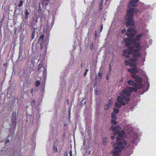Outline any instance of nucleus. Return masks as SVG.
<instances>
[{"instance_id":"obj_48","label":"nucleus","mask_w":156,"mask_h":156,"mask_svg":"<svg viewBox=\"0 0 156 156\" xmlns=\"http://www.w3.org/2000/svg\"><path fill=\"white\" fill-rule=\"evenodd\" d=\"M119 132V130L115 131L114 133H113L114 135L115 136H116L117 135H118Z\"/></svg>"},{"instance_id":"obj_45","label":"nucleus","mask_w":156,"mask_h":156,"mask_svg":"<svg viewBox=\"0 0 156 156\" xmlns=\"http://www.w3.org/2000/svg\"><path fill=\"white\" fill-rule=\"evenodd\" d=\"M141 48H140V49H139L138 48H136V49H134L133 52L138 53L139 51L140 50V49H141Z\"/></svg>"},{"instance_id":"obj_57","label":"nucleus","mask_w":156,"mask_h":156,"mask_svg":"<svg viewBox=\"0 0 156 156\" xmlns=\"http://www.w3.org/2000/svg\"><path fill=\"white\" fill-rule=\"evenodd\" d=\"M103 29V25L102 24L101 25V26L100 29V31H101Z\"/></svg>"},{"instance_id":"obj_7","label":"nucleus","mask_w":156,"mask_h":156,"mask_svg":"<svg viewBox=\"0 0 156 156\" xmlns=\"http://www.w3.org/2000/svg\"><path fill=\"white\" fill-rule=\"evenodd\" d=\"M120 95L121 96L120 97L125 96L129 98L131 95V92H129V90L126 89L122 90L120 93Z\"/></svg>"},{"instance_id":"obj_5","label":"nucleus","mask_w":156,"mask_h":156,"mask_svg":"<svg viewBox=\"0 0 156 156\" xmlns=\"http://www.w3.org/2000/svg\"><path fill=\"white\" fill-rule=\"evenodd\" d=\"M18 117V115H16V111L13 112L12 115V122L13 127L14 128L16 126V119Z\"/></svg>"},{"instance_id":"obj_60","label":"nucleus","mask_w":156,"mask_h":156,"mask_svg":"<svg viewBox=\"0 0 156 156\" xmlns=\"http://www.w3.org/2000/svg\"><path fill=\"white\" fill-rule=\"evenodd\" d=\"M34 91L33 89H32L30 90V93L32 94Z\"/></svg>"},{"instance_id":"obj_15","label":"nucleus","mask_w":156,"mask_h":156,"mask_svg":"<svg viewBox=\"0 0 156 156\" xmlns=\"http://www.w3.org/2000/svg\"><path fill=\"white\" fill-rule=\"evenodd\" d=\"M27 77V74L26 73V71H23L20 75V78L21 81L25 80Z\"/></svg>"},{"instance_id":"obj_64","label":"nucleus","mask_w":156,"mask_h":156,"mask_svg":"<svg viewBox=\"0 0 156 156\" xmlns=\"http://www.w3.org/2000/svg\"><path fill=\"white\" fill-rule=\"evenodd\" d=\"M67 124L66 123H65L64 124V126H67Z\"/></svg>"},{"instance_id":"obj_19","label":"nucleus","mask_w":156,"mask_h":156,"mask_svg":"<svg viewBox=\"0 0 156 156\" xmlns=\"http://www.w3.org/2000/svg\"><path fill=\"white\" fill-rule=\"evenodd\" d=\"M132 54L133 55V56L134 58L140 57L141 56V54L140 53H136L133 52V53Z\"/></svg>"},{"instance_id":"obj_58","label":"nucleus","mask_w":156,"mask_h":156,"mask_svg":"<svg viewBox=\"0 0 156 156\" xmlns=\"http://www.w3.org/2000/svg\"><path fill=\"white\" fill-rule=\"evenodd\" d=\"M9 142V140L8 139L6 140V141H5V144H7V143Z\"/></svg>"},{"instance_id":"obj_56","label":"nucleus","mask_w":156,"mask_h":156,"mask_svg":"<svg viewBox=\"0 0 156 156\" xmlns=\"http://www.w3.org/2000/svg\"><path fill=\"white\" fill-rule=\"evenodd\" d=\"M35 102V101L34 100H33L32 101L31 103V104L32 105V104H34Z\"/></svg>"},{"instance_id":"obj_18","label":"nucleus","mask_w":156,"mask_h":156,"mask_svg":"<svg viewBox=\"0 0 156 156\" xmlns=\"http://www.w3.org/2000/svg\"><path fill=\"white\" fill-rule=\"evenodd\" d=\"M25 16L24 17V19L27 20L29 17V13L28 12V9H26L25 10Z\"/></svg>"},{"instance_id":"obj_20","label":"nucleus","mask_w":156,"mask_h":156,"mask_svg":"<svg viewBox=\"0 0 156 156\" xmlns=\"http://www.w3.org/2000/svg\"><path fill=\"white\" fill-rule=\"evenodd\" d=\"M133 86L139 89H141L142 86L141 84H137L136 83H134Z\"/></svg>"},{"instance_id":"obj_10","label":"nucleus","mask_w":156,"mask_h":156,"mask_svg":"<svg viewBox=\"0 0 156 156\" xmlns=\"http://www.w3.org/2000/svg\"><path fill=\"white\" fill-rule=\"evenodd\" d=\"M139 1V0H129V2L128 4V7L130 6L136 7V3Z\"/></svg>"},{"instance_id":"obj_27","label":"nucleus","mask_w":156,"mask_h":156,"mask_svg":"<svg viewBox=\"0 0 156 156\" xmlns=\"http://www.w3.org/2000/svg\"><path fill=\"white\" fill-rule=\"evenodd\" d=\"M38 44H40L41 49H42V48L45 45V43L44 41L40 42L39 43H38Z\"/></svg>"},{"instance_id":"obj_32","label":"nucleus","mask_w":156,"mask_h":156,"mask_svg":"<svg viewBox=\"0 0 156 156\" xmlns=\"http://www.w3.org/2000/svg\"><path fill=\"white\" fill-rule=\"evenodd\" d=\"M130 61L129 60H125L124 61L125 65L126 66H128L129 65Z\"/></svg>"},{"instance_id":"obj_2","label":"nucleus","mask_w":156,"mask_h":156,"mask_svg":"<svg viewBox=\"0 0 156 156\" xmlns=\"http://www.w3.org/2000/svg\"><path fill=\"white\" fill-rule=\"evenodd\" d=\"M127 144L126 141L122 142L119 141L114 144V150H112V153L114 156H119V153L124 148L125 145Z\"/></svg>"},{"instance_id":"obj_21","label":"nucleus","mask_w":156,"mask_h":156,"mask_svg":"<svg viewBox=\"0 0 156 156\" xmlns=\"http://www.w3.org/2000/svg\"><path fill=\"white\" fill-rule=\"evenodd\" d=\"M126 35L128 37V38H132L133 37L135 36V34L134 33H126Z\"/></svg>"},{"instance_id":"obj_26","label":"nucleus","mask_w":156,"mask_h":156,"mask_svg":"<svg viewBox=\"0 0 156 156\" xmlns=\"http://www.w3.org/2000/svg\"><path fill=\"white\" fill-rule=\"evenodd\" d=\"M44 34H41L39 38L38 43H39L40 42L44 41Z\"/></svg>"},{"instance_id":"obj_35","label":"nucleus","mask_w":156,"mask_h":156,"mask_svg":"<svg viewBox=\"0 0 156 156\" xmlns=\"http://www.w3.org/2000/svg\"><path fill=\"white\" fill-rule=\"evenodd\" d=\"M23 4V0H21L20 1V3L18 5V6L20 7L22 6Z\"/></svg>"},{"instance_id":"obj_16","label":"nucleus","mask_w":156,"mask_h":156,"mask_svg":"<svg viewBox=\"0 0 156 156\" xmlns=\"http://www.w3.org/2000/svg\"><path fill=\"white\" fill-rule=\"evenodd\" d=\"M119 127L120 126L119 125H117L115 126H114L113 125H112L111 126L109 129L110 130H112L113 131H118L119 130Z\"/></svg>"},{"instance_id":"obj_34","label":"nucleus","mask_w":156,"mask_h":156,"mask_svg":"<svg viewBox=\"0 0 156 156\" xmlns=\"http://www.w3.org/2000/svg\"><path fill=\"white\" fill-rule=\"evenodd\" d=\"M135 45L134 46L135 47V48H139L140 46V42H137L136 43V44H135V45Z\"/></svg>"},{"instance_id":"obj_53","label":"nucleus","mask_w":156,"mask_h":156,"mask_svg":"<svg viewBox=\"0 0 156 156\" xmlns=\"http://www.w3.org/2000/svg\"><path fill=\"white\" fill-rule=\"evenodd\" d=\"M93 44H91L90 46V48L91 50H92V48H93Z\"/></svg>"},{"instance_id":"obj_51","label":"nucleus","mask_w":156,"mask_h":156,"mask_svg":"<svg viewBox=\"0 0 156 156\" xmlns=\"http://www.w3.org/2000/svg\"><path fill=\"white\" fill-rule=\"evenodd\" d=\"M126 28H123V29H122V30L121 33L122 34H124L125 33V32L126 31Z\"/></svg>"},{"instance_id":"obj_3","label":"nucleus","mask_w":156,"mask_h":156,"mask_svg":"<svg viewBox=\"0 0 156 156\" xmlns=\"http://www.w3.org/2000/svg\"><path fill=\"white\" fill-rule=\"evenodd\" d=\"M118 102L115 103V106L117 108H121L122 106L126 105V103L130 100V98L128 97L125 96L120 97L119 96L117 99Z\"/></svg>"},{"instance_id":"obj_61","label":"nucleus","mask_w":156,"mask_h":156,"mask_svg":"<svg viewBox=\"0 0 156 156\" xmlns=\"http://www.w3.org/2000/svg\"><path fill=\"white\" fill-rule=\"evenodd\" d=\"M101 73H98V76L101 77Z\"/></svg>"},{"instance_id":"obj_52","label":"nucleus","mask_w":156,"mask_h":156,"mask_svg":"<svg viewBox=\"0 0 156 156\" xmlns=\"http://www.w3.org/2000/svg\"><path fill=\"white\" fill-rule=\"evenodd\" d=\"M53 151H55L56 152L57 151V148L56 147H55V146L53 148Z\"/></svg>"},{"instance_id":"obj_41","label":"nucleus","mask_w":156,"mask_h":156,"mask_svg":"<svg viewBox=\"0 0 156 156\" xmlns=\"http://www.w3.org/2000/svg\"><path fill=\"white\" fill-rule=\"evenodd\" d=\"M114 112L115 113L117 114L119 112V110L118 109L116 108H114L113 109Z\"/></svg>"},{"instance_id":"obj_6","label":"nucleus","mask_w":156,"mask_h":156,"mask_svg":"<svg viewBox=\"0 0 156 156\" xmlns=\"http://www.w3.org/2000/svg\"><path fill=\"white\" fill-rule=\"evenodd\" d=\"M127 47L128 48V49H125L123 51L124 55H125L126 53L129 54H132L133 53L134 48H135L134 46H131V45H129V46Z\"/></svg>"},{"instance_id":"obj_49","label":"nucleus","mask_w":156,"mask_h":156,"mask_svg":"<svg viewBox=\"0 0 156 156\" xmlns=\"http://www.w3.org/2000/svg\"><path fill=\"white\" fill-rule=\"evenodd\" d=\"M12 156H20L19 154L17 152H15Z\"/></svg>"},{"instance_id":"obj_31","label":"nucleus","mask_w":156,"mask_h":156,"mask_svg":"<svg viewBox=\"0 0 156 156\" xmlns=\"http://www.w3.org/2000/svg\"><path fill=\"white\" fill-rule=\"evenodd\" d=\"M137 41L136 40L135 38L133 39V38H132L131 43L133 45H135V44L136 43Z\"/></svg>"},{"instance_id":"obj_12","label":"nucleus","mask_w":156,"mask_h":156,"mask_svg":"<svg viewBox=\"0 0 156 156\" xmlns=\"http://www.w3.org/2000/svg\"><path fill=\"white\" fill-rule=\"evenodd\" d=\"M125 133V132L123 130H122L120 132L119 131L118 134V136L116 138V141H118L121 140L122 139L123 135Z\"/></svg>"},{"instance_id":"obj_38","label":"nucleus","mask_w":156,"mask_h":156,"mask_svg":"<svg viewBox=\"0 0 156 156\" xmlns=\"http://www.w3.org/2000/svg\"><path fill=\"white\" fill-rule=\"evenodd\" d=\"M114 101V100L113 99H110L108 101V104L110 106L112 104V103Z\"/></svg>"},{"instance_id":"obj_43","label":"nucleus","mask_w":156,"mask_h":156,"mask_svg":"<svg viewBox=\"0 0 156 156\" xmlns=\"http://www.w3.org/2000/svg\"><path fill=\"white\" fill-rule=\"evenodd\" d=\"M134 89V88L131 87H130L128 88V90L129 92H131V93L133 91V90Z\"/></svg>"},{"instance_id":"obj_23","label":"nucleus","mask_w":156,"mask_h":156,"mask_svg":"<svg viewBox=\"0 0 156 156\" xmlns=\"http://www.w3.org/2000/svg\"><path fill=\"white\" fill-rule=\"evenodd\" d=\"M143 34L142 33H141V34H138L136 36L135 39L137 41H139L140 40L141 37L142 36H143Z\"/></svg>"},{"instance_id":"obj_8","label":"nucleus","mask_w":156,"mask_h":156,"mask_svg":"<svg viewBox=\"0 0 156 156\" xmlns=\"http://www.w3.org/2000/svg\"><path fill=\"white\" fill-rule=\"evenodd\" d=\"M29 73L30 74L34 70V63L33 61L31 60L30 62L29 63V66L27 68Z\"/></svg>"},{"instance_id":"obj_4","label":"nucleus","mask_w":156,"mask_h":156,"mask_svg":"<svg viewBox=\"0 0 156 156\" xmlns=\"http://www.w3.org/2000/svg\"><path fill=\"white\" fill-rule=\"evenodd\" d=\"M43 62L41 61L40 63L38 65V70L39 71L41 72L42 71L41 69H43V70L42 73H43V77L45 79L47 74L46 69L43 66Z\"/></svg>"},{"instance_id":"obj_30","label":"nucleus","mask_w":156,"mask_h":156,"mask_svg":"<svg viewBox=\"0 0 156 156\" xmlns=\"http://www.w3.org/2000/svg\"><path fill=\"white\" fill-rule=\"evenodd\" d=\"M134 29L133 28H130L128 29L127 32L130 33H132L134 31Z\"/></svg>"},{"instance_id":"obj_14","label":"nucleus","mask_w":156,"mask_h":156,"mask_svg":"<svg viewBox=\"0 0 156 156\" xmlns=\"http://www.w3.org/2000/svg\"><path fill=\"white\" fill-rule=\"evenodd\" d=\"M131 40L132 38H126L124 39V41L126 47H128L129 45H131Z\"/></svg>"},{"instance_id":"obj_11","label":"nucleus","mask_w":156,"mask_h":156,"mask_svg":"<svg viewBox=\"0 0 156 156\" xmlns=\"http://www.w3.org/2000/svg\"><path fill=\"white\" fill-rule=\"evenodd\" d=\"M132 77L135 79V81L136 82L141 84L142 82V79L139 77L138 76L136 75V74H133L132 75Z\"/></svg>"},{"instance_id":"obj_50","label":"nucleus","mask_w":156,"mask_h":156,"mask_svg":"<svg viewBox=\"0 0 156 156\" xmlns=\"http://www.w3.org/2000/svg\"><path fill=\"white\" fill-rule=\"evenodd\" d=\"M88 70L87 69H86L85 70V72L84 73V74H83L84 76H86V75L87 73L88 72Z\"/></svg>"},{"instance_id":"obj_40","label":"nucleus","mask_w":156,"mask_h":156,"mask_svg":"<svg viewBox=\"0 0 156 156\" xmlns=\"http://www.w3.org/2000/svg\"><path fill=\"white\" fill-rule=\"evenodd\" d=\"M107 140V138H106V137L104 138H103V144L104 145H105L106 144V142H107V141H106Z\"/></svg>"},{"instance_id":"obj_24","label":"nucleus","mask_w":156,"mask_h":156,"mask_svg":"<svg viewBox=\"0 0 156 156\" xmlns=\"http://www.w3.org/2000/svg\"><path fill=\"white\" fill-rule=\"evenodd\" d=\"M103 0H101L99 3V10L100 11L103 8Z\"/></svg>"},{"instance_id":"obj_55","label":"nucleus","mask_w":156,"mask_h":156,"mask_svg":"<svg viewBox=\"0 0 156 156\" xmlns=\"http://www.w3.org/2000/svg\"><path fill=\"white\" fill-rule=\"evenodd\" d=\"M137 89L136 88H134V89L133 90V91L135 92H136L137 91Z\"/></svg>"},{"instance_id":"obj_59","label":"nucleus","mask_w":156,"mask_h":156,"mask_svg":"<svg viewBox=\"0 0 156 156\" xmlns=\"http://www.w3.org/2000/svg\"><path fill=\"white\" fill-rule=\"evenodd\" d=\"M111 138L112 140H113L115 138V137L114 136H111Z\"/></svg>"},{"instance_id":"obj_42","label":"nucleus","mask_w":156,"mask_h":156,"mask_svg":"<svg viewBox=\"0 0 156 156\" xmlns=\"http://www.w3.org/2000/svg\"><path fill=\"white\" fill-rule=\"evenodd\" d=\"M40 82L39 80H37L35 83V85L36 87H38L40 85Z\"/></svg>"},{"instance_id":"obj_22","label":"nucleus","mask_w":156,"mask_h":156,"mask_svg":"<svg viewBox=\"0 0 156 156\" xmlns=\"http://www.w3.org/2000/svg\"><path fill=\"white\" fill-rule=\"evenodd\" d=\"M22 52L20 51V50L19 51V55L18 60H23L24 58V57H23L22 55Z\"/></svg>"},{"instance_id":"obj_9","label":"nucleus","mask_w":156,"mask_h":156,"mask_svg":"<svg viewBox=\"0 0 156 156\" xmlns=\"http://www.w3.org/2000/svg\"><path fill=\"white\" fill-rule=\"evenodd\" d=\"M85 120L86 122V125L88 126L91 122V116L90 114L87 115H84Z\"/></svg>"},{"instance_id":"obj_33","label":"nucleus","mask_w":156,"mask_h":156,"mask_svg":"<svg viewBox=\"0 0 156 156\" xmlns=\"http://www.w3.org/2000/svg\"><path fill=\"white\" fill-rule=\"evenodd\" d=\"M130 54H128L127 53H126L125 55H124V53L123 52V54L122 55L123 56H126V58H130V56H129V55Z\"/></svg>"},{"instance_id":"obj_46","label":"nucleus","mask_w":156,"mask_h":156,"mask_svg":"<svg viewBox=\"0 0 156 156\" xmlns=\"http://www.w3.org/2000/svg\"><path fill=\"white\" fill-rule=\"evenodd\" d=\"M110 106L108 104H106L104 107V108L105 110H107L108 109V107Z\"/></svg>"},{"instance_id":"obj_36","label":"nucleus","mask_w":156,"mask_h":156,"mask_svg":"<svg viewBox=\"0 0 156 156\" xmlns=\"http://www.w3.org/2000/svg\"><path fill=\"white\" fill-rule=\"evenodd\" d=\"M68 120L69 121H70V118H71V109H70L68 111Z\"/></svg>"},{"instance_id":"obj_63","label":"nucleus","mask_w":156,"mask_h":156,"mask_svg":"<svg viewBox=\"0 0 156 156\" xmlns=\"http://www.w3.org/2000/svg\"><path fill=\"white\" fill-rule=\"evenodd\" d=\"M97 31H96L95 34V36L96 37H97Z\"/></svg>"},{"instance_id":"obj_17","label":"nucleus","mask_w":156,"mask_h":156,"mask_svg":"<svg viewBox=\"0 0 156 156\" xmlns=\"http://www.w3.org/2000/svg\"><path fill=\"white\" fill-rule=\"evenodd\" d=\"M95 83L94 84V90L96 94H97L98 93V85L97 84V76L96 75V79L95 80Z\"/></svg>"},{"instance_id":"obj_13","label":"nucleus","mask_w":156,"mask_h":156,"mask_svg":"<svg viewBox=\"0 0 156 156\" xmlns=\"http://www.w3.org/2000/svg\"><path fill=\"white\" fill-rule=\"evenodd\" d=\"M136 66H134L133 68H131L130 69H128V71L130 73L133 74H136V73H138V70L136 68Z\"/></svg>"},{"instance_id":"obj_39","label":"nucleus","mask_w":156,"mask_h":156,"mask_svg":"<svg viewBox=\"0 0 156 156\" xmlns=\"http://www.w3.org/2000/svg\"><path fill=\"white\" fill-rule=\"evenodd\" d=\"M111 123L112 124L114 125H116V124H117L118 123V122L117 121H116L115 120H114L113 119H112L111 120Z\"/></svg>"},{"instance_id":"obj_28","label":"nucleus","mask_w":156,"mask_h":156,"mask_svg":"<svg viewBox=\"0 0 156 156\" xmlns=\"http://www.w3.org/2000/svg\"><path fill=\"white\" fill-rule=\"evenodd\" d=\"M128 84L129 85H133L134 84V81L132 80H129L127 82Z\"/></svg>"},{"instance_id":"obj_1","label":"nucleus","mask_w":156,"mask_h":156,"mask_svg":"<svg viewBox=\"0 0 156 156\" xmlns=\"http://www.w3.org/2000/svg\"><path fill=\"white\" fill-rule=\"evenodd\" d=\"M133 8L128 9L126 11V14L124 16V19L126 21L125 24L126 27L134 26L135 24V21L133 20L134 12L137 14L139 11V10Z\"/></svg>"},{"instance_id":"obj_44","label":"nucleus","mask_w":156,"mask_h":156,"mask_svg":"<svg viewBox=\"0 0 156 156\" xmlns=\"http://www.w3.org/2000/svg\"><path fill=\"white\" fill-rule=\"evenodd\" d=\"M129 61L131 62H136V58H131L129 59Z\"/></svg>"},{"instance_id":"obj_54","label":"nucleus","mask_w":156,"mask_h":156,"mask_svg":"<svg viewBox=\"0 0 156 156\" xmlns=\"http://www.w3.org/2000/svg\"><path fill=\"white\" fill-rule=\"evenodd\" d=\"M69 154H70V156H72V151L71 150H70L69 151Z\"/></svg>"},{"instance_id":"obj_47","label":"nucleus","mask_w":156,"mask_h":156,"mask_svg":"<svg viewBox=\"0 0 156 156\" xmlns=\"http://www.w3.org/2000/svg\"><path fill=\"white\" fill-rule=\"evenodd\" d=\"M111 117L113 119H116V116L114 113H112L111 115Z\"/></svg>"},{"instance_id":"obj_29","label":"nucleus","mask_w":156,"mask_h":156,"mask_svg":"<svg viewBox=\"0 0 156 156\" xmlns=\"http://www.w3.org/2000/svg\"><path fill=\"white\" fill-rule=\"evenodd\" d=\"M36 29V28H34V30H33L32 33V34L31 36V39L32 40L34 39L35 35V30Z\"/></svg>"},{"instance_id":"obj_37","label":"nucleus","mask_w":156,"mask_h":156,"mask_svg":"<svg viewBox=\"0 0 156 156\" xmlns=\"http://www.w3.org/2000/svg\"><path fill=\"white\" fill-rule=\"evenodd\" d=\"M136 64L135 63H134L133 62H129V65H128L130 67H132L133 66H136Z\"/></svg>"},{"instance_id":"obj_25","label":"nucleus","mask_w":156,"mask_h":156,"mask_svg":"<svg viewBox=\"0 0 156 156\" xmlns=\"http://www.w3.org/2000/svg\"><path fill=\"white\" fill-rule=\"evenodd\" d=\"M87 100V99L85 98L83 99L80 103V105L81 106H83L86 103Z\"/></svg>"},{"instance_id":"obj_62","label":"nucleus","mask_w":156,"mask_h":156,"mask_svg":"<svg viewBox=\"0 0 156 156\" xmlns=\"http://www.w3.org/2000/svg\"><path fill=\"white\" fill-rule=\"evenodd\" d=\"M2 29V25H0V32L1 33Z\"/></svg>"}]
</instances>
